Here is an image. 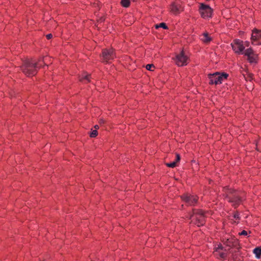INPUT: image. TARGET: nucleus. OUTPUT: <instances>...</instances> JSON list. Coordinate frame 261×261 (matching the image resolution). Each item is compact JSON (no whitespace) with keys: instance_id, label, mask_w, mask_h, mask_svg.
Wrapping results in <instances>:
<instances>
[{"instance_id":"nucleus-1","label":"nucleus","mask_w":261,"mask_h":261,"mask_svg":"<svg viewBox=\"0 0 261 261\" xmlns=\"http://www.w3.org/2000/svg\"><path fill=\"white\" fill-rule=\"evenodd\" d=\"M41 66L40 61L36 62L33 59H28L23 61L20 68L24 74L28 76H30L36 74L38 69Z\"/></svg>"},{"instance_id":"nucleus-2","label":"nucleus","mask_w":261,"mask_h":261,"mask_svg":"<svg viewBox=\"0 0 261 261\" xmlns=\"http://www.w3.org/2000/svg\"><path fill=\"white\" fill-rule=\"evenodd\" d=\"M228 74L226 73H222L217 72L213 74H208L209 84L211 85L213 84H219L222 82L226 80L228 77Z\"/></svg>"},{"instance_id":"nucleus-3","label":"nucleus","mask_w":261,"mask_h":261,"mask_svg":"<svg viewBox=\"0 0 261 261\" xmlns=\"http://www.w3.org/2000/svg\"><path fill=\"white\" fill-rule=\"evenodd\" d=\"M191 222L196 224L198 226L203 225L205 216L203 212L201 210H194L193 213L190 216Z\"/></svg>"},{"instance_id":"nucleus-4","label":"nucleus","mask_w":261,"mask_h":261,"mask_svg":"<svg viewBox=\"0 0 261 261\" xmlns=\"http://www.w3.org/2000/svg\"><path fill=\"white\" fill-rule=\"evenodd\" d=\"M101 57L103 62L108 63L109 61L113 60L116 57L114 49L112 48L103 49Z\"/></svg>"},{"instance_id":"nucleus-5","label":"nucleus","mask_w":261,"mask_h":261,"mask_svg":"<svg viewBox=\"0 0 261 261\" xmlns=\"http://www.w3.org/2000/svg\"><path fill=\"white\" fill-rule=\"evenodd\" d=\"M188 57L186 56L184 51L181 50L180 53L177 54L175 58H173L175 64L178 66H184L187 65Z\"/></svg>"},{"instance_id":"nucleus-6","label":"nucleus","mask_w":261,"mask_h":261,"mask_svg":"<svg viewBox=\"0 0 261 261\" xmlns=\"http://www.w3.org/2000/svg\"><path fill=\"white\" fill-rule=\"evenodd\" d=\"M199 10L202 18L206 19L212 17L213 9L209 5L201 4Z\"/></svg>"},{"instance_id":"nucleus-7","label":"nucleus","mask_w":261,"mask_h":261,"mask_svg":"<svg viewBox=\"0 0 261 261\" xmlns=\"http://www.w3.org/2000/svg\"><path fill=\"white\" fill-rule=\"evenodd\" d=\"M231 45L232 49L236 53L238 54H243V51L245 47L243 45V41L236 39L233 40V42L231 43Z\"/></svg>"},{"instance_id":"nucleus-8","label":"nucleus","mask_w":261,"mask_h":261,"mask_svg":"<svg viewBox=\"0 0 261 261\" xmlns=\"http://www.w3.org/2000/svg\"><path fill=\"white\" fill-rule=\"evenodd\" d=\"M251 39L252 44L261 45V30L256 29H253Z\"/></svg>"},{"instance_id":"nucleus-9","label":"nucleus","mask_w":261,"mask_h":261,"mask_svg":"<svg viewBox=\"0 0 261 261\" xmlns=\"http://www.w3.org/2000/svg\"><path fill=\"white\" fill-rule=\"evenodd\" d=\"M232 192V190L228 189V193L227 194V196H229V201L231 202L234 206H236L240 203L241 201V198L237 193L235 194L232 197L229 196V194L231 193Z\"/></svg>"},{"instance_id":"nucleus-10","label":"nucleus","mask_w":261,"mask_h":261,"mask_svg":"<svg viewBox=\"0 0 261 261\" xmlns=\"http://www.w3.org/2000/svg\"><path fill=\"white\" fill-rule=\"evenodd\" d=\"M182 200L188 205H193L197 202V198L196 196L186 194L181 196Z\"/></svg>"},{"instance_id":"nucleus-11","label":"nucleus","mask_w":261,"mask_h":261,"mask_svg":"<svg viewBox=\"0 0 261 261\" xmlns=\"http://www.w3.org/2000/svg\"><path fill=\"white\" fill-rule=\"evenodd\" d=\"M214 253L217 257L224 259L226 257V249H224L221 245H218V246L215 247Z\"/></svg>"},{"instance_id":"nucleus-12","label":"nucleus","mask_w":261,"mask_h":261,"mask_svg":"<svg viewBox=\"0 0 261 261\" xmlns=\"http://www.w3.org/2000/svg\"><path fill=\"white\" fill-rule=\"evenodd\" d=\"M170 11L175 15H177L183 11L180 4L178 2H173L170 5Z\"/></svg>"},{"instance_id":"nucleus-13","label":"nucleus","mask_w":261,"mask_h":261,"mask_svg":"<svg viewBox=\"0 0 261 261\" xmlns=\"http://www.w3.org/2000/svg\"><path fill=\"white\" fill-rule=\"evenodd\" d=\"M79 81L83 83H88L90 81V74H82L79 76Z\"/></svg>"},{"instance_id":"nucleus-14","label":"nucleus","mask_w":261,"mask_h":261,"mask_svg":"<svg viewBox=\"0 0 261 261\" xmlns=\"http://www.w3.org/2000/svg\"><path fill=\"white\" fill-rule=\"evenodd\" d=\"M225 239H226V241L224 244L227 246L231 247L234 245V240L233 238H232L231 237H227L225 238Z\"/></svg>"},{"instance_id":"nucleus-15","label":"nucleus","mask_w":261,"mask_h":261,"mask_svg":"<svg viewBox=\"0 0 261 261\" xmlns=\"http://www.w3.org/2000/svg\"><path fill=\"white\" fill-rule=\"evenodd\" d=\"M203 38H202L201 39V40L205 43H209L211 40L212 38L209 36L208 33L205 32L202 34Z\"/></svg>"},{"instance_id":"nucleus-16","label":"nucleus","mask_w":261,"mask_h":261,"mask_svg":"<svg viewBox=\"0 0 261 261\" xmlns=\"http://www.w3.org/2000/svg\"><path fill=\"white\" fill-rule=\"evenodd\" d=\"M248 60L249 62L251 63H256L257 62V56L254 54L251 55L250 56H248Z\"/></svg>"},{"instance_id":"nucleus-17","label":"nucleus","mask_w":261,"mask_h":261,"mask_svg":"<svg viewBox=\"0 0 261 261\" xmlns=\"http://www.w3.org/2000/svg\"><path fill=\"white\" fill-rule=\"evenodd\" d=\"M121 5L124 8H127L130 5L129 0H121Z\"/></svg>"},{"instance_id":"nucleus-18","label":"nucleus","mask_w":261,"mask_h":261,"mask_svg":"<svg viewBox=\"0 0 261 261\" xmlns=\"http://www.w3.org/2000/svg\"><path fill=\"white\" fill-rule=\"evenodd\" d=\"M244 55L247 57L254 54L253 49L251 48H247L244 53Z\"/></svg>"},{"instance_id":"nucleus-19","label":"nucleus","mask_w":261,"mask_h":261,"mask_svg":"<svg viewBox=\"0 0 261 261\" xmlns=\"http://www.w3.org/2000/svg\"><path fill=\"white\" fill-rule=\"evenodd\" d=\"M253 252L257 258H259L261 254V249L259 248H256L254 249Z\"/></svg>"},{"instance_id":"nucleus-20","label":"nucleus","mask_w":261,"mask_h":261,"mask_svg":"<svg viewBox=\"0 0 261 261\" xmlns=\"http://www.w3.org/2000/svg\"><path fill=\"white\" fill-rule=\"evenodd\" d=\"M155 29H158L159 28H162L164 29H166V30L168 29V28L167 25H166V24L164 22H161L159 24L155 25Z\"/></svg>"},{"instance_id":"nucleus-21","label":"nucleus","mask_w":261,"mask_h":261,"mask_svg":"<svg viewBox=\"0 0 261 261\" xmlns=\"http://www.w3.org/2000/svg\"><path fill=\"white\" fill-rule=\"evenodd\" d=\"M97 134L98 133L96 129H92L90 133V136L91 138H94L97 136Z\"/></svg>"},{"instance_id":"nucleus-22","label":"nucleus","mask_w":261,"mask_h":261,"mask_svg":"<svg viewBox=\"0 0 261 261\" xmlns=\"http://www.w3.org/2000/svg\"><path fill=\"white\" fill-rule=\"evenodd\" d=\"M176 162H173L172 163H166V165H167V166H168V167H170V168H174L176 166Z\"/></svg>"},{"instance_id":"nucleus-23","label":"nucleus","mask_w":261,"mask_h":261,"mask_svg":"<svg viewBox=\"0 0 261 261\" xmlns=\"http://www.w3.org/2000/svg\"><path fill=\"white\" fill-rule=\"evenodd\" d=\"M146 68L148 70L152 71V68H154V66L153 64H147L146 66Z\"/></svg>"},{"instance_id":"nucleus-24","label":"nucleus","mask_w":261,"mask_h":261,"mask_svg":"<svg viewBox=\"0 0 261 261\" xmlns=\"http://www.w3.org/2000/svg\"><path fill=\"white\" fill-rule=\"evenodd\" d=\"M253 75L252 74H249V75H247V77H245V78L246 80H251L252 79V77Z\"/></svg>"},{"instance_id":"nucleus-25","label":"nucleus","mask_w":261,"mask_h":261,"mask_svg":"<svg viewBox=\"0 0 261 261\" xmlns=\"http://www.w3.org/2000/svg\"><path fill=\"white\" fill-rule=\"evenodd\" d=\"M248 234L247 231L246 230H243L241 232L239 233L240 235L247 236Z\"/></svg>"},{"instance_id":"nucleus-26","label":"nucleus","mask_w":261,"mask_h":261,"mask_svg":"<svg viewBox=\"0 0 261 261\" xmlns=\"http://www.w3.org/2000/svg\"><path fill=\"white\" fill-rule=\"evenodd\" d=\"M176 159L175 162H176V164L179 161L180 158V155L178 154H176Z\"/></svg>"},{"instance_id":"nucleus-27","label":"nucleus","mask_w":261,"mask_h":261,"mask_svg":"<svg viewBox=\"0 0 261 261\" xmlns=\"http://www.w3.org/2000/svg\"><path fill=\"white\" fill-rule=\"evenodd\" d=\"M46 37L47 39H50L53 37V35L51 34H48L46 35Z\"/></svg>"},{"instance_id":"nucleus-28","label":"nucleus","mask_w":261,"mask_h":261,"mask_svg":"<svg viewBox=\"0 0 261 261\" xmlns=\"http://www.w3.org/2000/svg\"><path fill=\"white\" fill-rule=\"evenodd\" d=\"M105 122V120L103 119H100L99 120V123L100 124H103Z\"/></svg>"},{"instance_id":"nucleus-29","label":"nucleus","mask_w":261,"mask_h":261,"mask_svg":"<svg viewBox=\"0 0 261 261\" xmlns=\"http://www.w3.org/2000/svg\"><path fill=\"white\" fill-rule=\"evenodd\" d=\"M233 217L236 219H239V214L238 213L234 214Z\"/></svg>"},{"instance_id":"nucleus-30","label":"nucleus","mask_w":261,"mask_h":261,"mask_svg":"<svg viewBox=\"0 0 261 261\" xmlns=\"http://www.w3.org/2000/svg\"><path fill=\"white\" fill-rule=\"evenodd\" d=\"M94 129H96V130L99 128V126L98 125H95L94 126Z\"/></svg>"},{"instance_id":"nucleus-31","label":"nucleus","mask_w":261,"mask_h":261,"mask_svg":"<svg viewBox=\"0 0 261 261\" xmlns=\"http://www.w3.org/2000/svg\"><path fill=\"white\" fill-rule=\"evenodd\" d=\"M249 42L247 41L245 42V45L247 46H249Z\"/></svg>"},{"instance_id":"nucleus-32","label":"nucleus","mask_w":261,"mask_h":261,"mask_svg":"<svg viewBox=\"0 0 261 261\" xmlns=\"http://www.w3.org/2000/svg\"><path fill=\"white\" fill-rule=\"evenodd\" d=\"M100 20H101V21H104V19L101 18Z\"/></svg>"}]
</instances>
